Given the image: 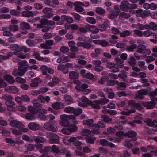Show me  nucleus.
<instances>
[{"label":"nucleus","instance_id":"1","mask_svg":"<svg viewBox=\"0 0 157 157\" xmlns=\"http://www.w3.org/2000/svg\"><path fill=\"white\" fill-rule=\"evenodd\" d=\"M60 118L61 121L60 122V125L64 127L62 130L63 133L67 135L70 134L72 132H75L77 129V127L74 124H71L69 120L70 119L69 116L65 114L61 115Z\"/></svg>","mask_w":157,"mask_h":157},{"label":"nucleus","instance_id":"2","mask_svg":"<svg viewBox=\"0 0 157 157\" xmlns=\"http://www.w3.org/2000/svg\"><path fill=\"white\" fill-rule=\"evenodd\" d=\"M34 107L30 106L28 108V110L29 112L33 114L39 113H43L46 114L47 110L44 109L42 108V105L40 103L36 102L33 104Z\"/></svg>","mask_w":157,"mask_h":157},{"label":"nucleus","instance_id":"3","mask_svg":"<svg viewBox=\"0 0 157 157\" xmlns=\"http://www.w3.org/2000/svg\"><path fill=\"white\" fill-rule=\"evenodd\" d=\"M73 82L77 84L75 87V89L78 91L82 92L84 94H87L91 92V90L90 89H88V86L87 84L82 83L78 80L74 81Z\"/></svg>","mask_w":157,"mask_h":157},{"label":"nucleus","instance_id":"4","mask_svg":"<svg viewBox=\"0 0 157 157\" xmlns=\"http://www.w3.org/2000/svg\"><path fill=\"white\" fill-rule=\"evenodd\" d=\"M2 98L5 100V104L7 106V109L10 111H14L16 109L14 106L15 102L12 101V97L9 95L4 94L2 95Z\"/></svg>","mask_w":157,"mask_h":157},{"label":"nucleus","instance_id":"5","mask_svg":"<svg viewBox=\"0 0 157 157\" xmlns=\"http://www.w3.org/2000/svg\"><path fill=\"white\" fill-rule=\"evenodd\" d=\"M137 5L136 4H130L126 0L122 1L120 5V9L124 12H127L129 10L134 9L137 8Z\"/></svg>","mask_w":157,"mask_h":157},{"label":"nucleus","instance_id":"6","mask_svg":"<svg viewBox=\"0 0 157 157\" xmlns=\"http://www.w3.org/2000/svg\"><path fill=\"white\" fill-rule=\"evenodd\" d=\"M101 117L103 119V120L98 121L97 124L93 125V126L95 127L96 128L99 129L101 128H104L105 127V122L109 123L112 121V119L105 115H102Z\"/></svg>","mask_w":157,"mask_h":157},{"label":"nucleus","instance_id":"7","mask_svg":"<svg viewBox=\"0 0 157 157\" xmlns=\"http://www.w3.org/2000/svg\"><path fill=\"white\" fill-rule=\"evenodd\" d=\"M10 125L12 126L19 128V130H20L21 133L22 132H26L28 131L27 128L23 127L24 126L23 124L15 120L11 121L10 122Z\"/></svg>","mask_w":157,"mask_h":157},{"label":"nucleus","instance_id":"8","mask_svg":"<svg viewBox=\"0 0 157 157\" xmlns=\"http://www.w3.org/2000/svg\"><path fill=\"white\" fill-rule=\"evenodd\" d=\"M40 24H38L37 25L38 28H41L45 25L48 26L53 25H55V22L52 21H49L45 19H41L40 21Z\"/></svg>","mask_w":157,"mask_h":157},{"label":"nucleus","instance_id":"9","mask_svg":"<svg viewBox=\"0 0 157 157\" xmlns=\"http://www.w3.org/2000/svg\"><path fill=\"white\" fill-rule=\"evenodd\" d=\"M19 65L18 69L22 71L24 74L28 70L29 65L27 64V62L23 60L18 63Z\"/></svg>","mask_w":157,"mask_h":157},{"label":"nucleus","instance_id":"10","mask_svg":"<svg viewBox=\"0 0 157 157\" xmlns=\"http://www.w3.org/2000/svg\"><path fill=\"white\" fill-rule=\"evenodd\" d=\"M81 100L82 102H80L78 104V105L81 107L85 108L88 106L91 101L89 99L85 96H83L81 98Z\"/></svg>","mask_w":157,"mask_h":157},{"label":"nucleus","instance_id":"11","mask_svg":"<svg viewBox=\"0 0 157 157\" xmlns=\"http://www.w3.org/2000/svg\"><path fill=\"white\" fill-rule=\"evenodd\" d=\"M137 52L142 54L149 55L151 53V51L146 49V46L143 45L139 44L137 50Z\"/></svg>","mask_w":157,"mask_h":157},{"label":"nucleus","instance_id":"12","mask_svg":"<svg viewBox=\"0 0 157 157\" xmlns=\"http://www.w3.org/2000/svg\"><path fill=\"white\" fill-rule=\"evenodd\" d=\"M138 94H136L135 96V99H142L144 98V95H147L148 93V91L147 90L142 89L140 90L137 91Z\"/></svg>","mask_w":157,"mask_h":157},{"label":"nucleus","instance_id":"13","mask_svg":"<svg viewBox=\"0 0 157 157\" xmlns=\"http://www.w3.org/2000/svg\"><path fill=\"white\" fill-rule=\"evenodd\" d=\"M49 136L50 140L52 143L58 144L59 143V137L57 135L51 133L49 134Z\"/></svg>","mask_w":157,"mask_h":157},{"label":"nucleus","instance_id":"14","mask_svg":"<svg viewBox=\"0 0 157 157\" xmlns=\"http://www.w3.org/2000/svg\"><path fill=\"white\" fill-rule=\"evenodd\" d=\"M74 6H75V9L77 12H82L84 9L82 7L83 6V3L80 1L75 2L74 3Z\"/></svg>","mask_w":157,"mask_h":157},{"label":"nucleus","instance_id":"15","mask_svg":"<svg viewBox=\"0 0 157 157\" xmlns=\"http://www.w3.org/2000/svg\"><path fill=\"white\" fill-rule=\"evenodd\" d=\"M152 101L150 102H145L142 103V105L144 107H146L147 109H151L155 107V105L156 104V101Z\"/></svg>","mask_w":157,"mask_h":157},{"label":"nucleus","instance_id":"16","mask_svg":"<svg viewBox=\"0 0 157 157\" xmlns=\"http://www.w3.org/2000/svg\"><path fill=\"white\" fill-rule=\"evenodd\" d=\"M44 128L48 131L55 132L57 131L58 129L56 125H52L49 123H46L44 124Z\"/></svg>","mask_w":157,"mask_h":157},{"label":"nucleus","instance_id":"17","mask_svg":"<svg viewBox=\"0 0 157 157\" xmlns=\"http://www.w3.org/2000/svg\"><path fill=\"white\" fill-rule=\"evenodd\" d=\"M20 28L23 31L21 32L22 34H25L27 33V31L25 29L28 30L30 29L29 25L27 22H21L20 23Z\"/></svg>","mask_w":157,"mask_h":157},{"label":"nucleus","instance_id":"18","mask_svg":"<svg viewBox=\"0 0 157 157\" xmlns=\"http://www.w3.org/2000/svg\"><path fill=\"white\" fill-rule=\"evenodd\" d=\"M5 90L6 91L10 93L13 94H17L19 91L18 89L16 86H10L6 87L5 88Z\"/></svg>","mask_w":157,"mask_h":157},{"label":"nucleus","instance_id":"19","mask_svg":"<svg viewBox=\"0 0 157 157\" xmlns=\"http://www.w3.org/2000/svg\"><path fill=\"white\" fill-rule=\"evenodd\" d=\"M77 45L79 47H82L84 48L89 49L91 48V45L89 43L87 42H78L77 43Z\"/></svg>","mask_w":157,"mask_h":157},{"label":"nucleus","instance_id":"20","mask_svg":"<svg viewBox=\"0 0 157 157\" xmlns=\"http://www.w3.org/2000/svg\"><path fill=\"white\" fill-rule=\"evenodd\" d=\"M128 103L130 106L136 108L138 110H141L142 109L141 105L140 103L136 102L134 100L130 101Z\"/></svg>","mask_w":157,"mask_h":157},{"label":"nucleus","instance_id":"21","mask_svg":"<svg viewBox=\"0 0 157 157\" xmlns=\"http://www.w3.org/2000/svg\"><path fill=\"white\" fill-rule=\"evenodd\" d=\"M69 142H73V144L75 146L79 147L81 144V143L78 141L76 137H71L68 139Z\"/></svg>","mask_w":157,"mask_h":157},{"label":"nucleus","instance_id":"22","mask_svg":"<svg viewBox=\"0 0 157 157\" xmlns=\"http://www.w3.org/2000/svg\"><path fill=\"white\" fill-rule=\"evenodd\" d=\"M3 78L6 81L9 83L13 84L15 82L13 78L10 75H5L3 76Z\"/></svg>","mask_w":157,"mask_h":157},{"label":"nucleus","instance_id":"23","mask_svg":"<svg viewBox=\"0 0 157 157\" xmlns=\"http://www.w3.org/2000/svg\"><path fill=\"white\" fill-rule=\"evenodd\" d=\"M86 28L88 29V31L92 32V33L94 32H98L99 29L95 26L87 24L86 25Z\"/></svg>","mask_w":157,"mask_h":157},{"label":"nucleus","instance_id":"24","mask_svg":"<svg viewBox=\"0 0 157 157\" xmlns=\"http://www.w3.org/2000/svg\"><path fill=\"white\" fill-rule=\"evenodd\" d=\"M38 100L39 102L42 103L45 102L48 103L50 101V98L48 96L44 97L42 95H39L38 97Z\"/></svg>","mask_w":157,"mask_h":157},{"label":"nucleus","instance_id":"25","mask_svg":"<svg viewBox=\"0 0 157 157\" xmlns=\"http://www.w3.org/2000/svg\"><path fill=\"white\" fill-rule=\"evenodd\" d=\"M29 128L33 130L36 131L40 128L39 125L34 122L30 123L28 125Z\"/></svg>","mask_w":157,"mask_h":157},{"label":"nucleus","instance_id":"26","mask_svg":"<svg viewBox=\"0 0 157 157\" xmlns=\"http://www.w3.org/2000/svg\"><path fill=\"white\" fill-rule=\"evenodd\" d=\"M58 70L61 71L65 74H67L68 72V69L65 66L62 64H59L57 67Z\"/></svg>","mask_w":157,"mask_h":157},{"label":"nucleus","instance_id":"27","mask_svg":"<svg viewBox=\"0 0 157 157\" xmlns=\"http://www.w3.org/2000/svg\"><path fill=\"white\" fill-rule=\"evenodd\" d=\"M69 76L71 79H78L79 77V75L77 72L75 71H72L69 72Z\"/></svg>","mask_w":157,"mask_h":157},{"label":"nucleus","instance_id":"28","mask_svg":"<svg viewBox=\"0 0 157 157\" xmlns=\"http://www.w3.org/2000/svg\"><path fill=\"white\" fill-rule=\"evenodd\" d=\"M13 53L12 52H8L6 55H0V63L2 60H7L13 55Z\"/></svg>","mask_w":157,"mask_h":157},{"label":"nucleus","instance_id":"29","mask_svg":"<svg viewBox=\"0 0 157 157\" xmlns=\"http://www.w3.org/2000/svg\"><path fill=\"white\" fill-rule=\"evenodd\" d=\"M90 102V103L89 105L91 106L93 108L95 109H100L99 105L100 104L98 100H95L93 102L91 101Z\"/></svg>","mask_w":157,"mask_h":157},{"label":"nucleus","instance_id":"30","mask_svg":"<svg viewBox=\"0 0 157 157\" xmlns=\"http://www.w3.org/2000/svg\"><path fill=\"white\" fill-rule=\"evenodd\" d=\"M64 105L63 103L60 102H55L52 104V107L54 109H59L61 108H63Z\"/></svg>","mask_w":157,"mask_h":157},{"label":"nucleus","instance_id":"31","mask_svg":"<svg viewBox=\"0 0 157 157\" xmlns=\"http://www.w3.org/2000/svg\"><path fill=\"white\" fill-rule=\"evenodd\" d=\"M136 138H134L133 139H130L129 140H126L125 144V146L128 148H130L133 146V145L130 142L131 141H136L137 140Z\"/></svg>","mask_w":157,"mask_h":157},{"label":"nucleus","instance_id":"32","mask_svg":"<svg viewBox=\"0 0 157 157\" xmlns=\"http://www.w3.org/2000/svg\"><path fill=\"white\" fill-rule=\"evenodd\" d=\"M93 122L94 120L92 119L86 120L83 121V123L84 125L92 127H94L93 125L95 124H93ZM94 127L95 128V127Z\"/></svg>","mask_w":157,"mask_h":157},{"label":"nucleus","instance_id":"33","mask_svg":"<svg viewBox=\"0 0 157 157\" xmlns=\"http://www.w3.org/2000/svg\"><path fill=\"white\" fill-rule=\"evenodd\" d=\"M137 135V133L133 130H129L128 132L125 133V136L131 138L135 137Z\"/></svg>","mask_w":157,"mask_h":157},{"label":"nucleus","instance_id":"34","mask_svg":"<svg viewBox=\"0 0 157 157\" xmlns=\"http://www.w3.org/2000/svg\"><path fill=\"white\" fill-rule=\"evenodd\" d=\"M134 33L132 36L134 37H142L143 36V32L139 30H134Z\"/></svg>","mask_w":157,"mask_h":157},{"label":"nucleus","instance_id":"35","mask_svg":"<svg viewBox=\"0 0 157 157\" xmlns=\"http://www.w3.org/2000/svg\"><path fill=\"white\" fill-rule=\"evenodd\" d=\"M68 57L66 56H60L57 60V62L59 63H64L68 61Z\"/></svg>","mask_w":157,"mask_h":157},{"label":"nucleus","instance_id":"36","mask_svg":"<svg viewBox=\"0 0 157 157\" xmlns=\"http://www.w3.org/2000/svg\"><path fill=\"white\" fill-rule=\"evenodd\" d=\"M12 74L14 76H22L24 75L22 71H21L19 69H14L13 72Z\"/></svg>","mask_w":157,"mask_h":157},{"label":"nucleus","instance_id":"37","mask_svg":"<svg viewBox=\"0 0 157 157\" xmlns=\"http://www.w3.org/2000/svg\"><path fill=\"white\" fill-rule=\"evenodd\" d=\"M130 16L129 13H126L124 12H122L119 15V18L120 19H128Z\"/></svg>","mask_w":157,"mask_h":157},{"label":"nucleus","instance_id":"38","mask_svg":"<svg viewBox=\"0 0 157 157\" xmlns=\"http://www.w3.org/2000/svg\"><path fill=\"white\" fill-rule=\"evenodd\" d=\"M131 34L130 31L128 30H125L120 33V36L123 38L126 37L130 35Z\"/></svg>","mask_w":157,"mask_h":157},{"label":"nucleus","instance_id":"39","mask_svg":"<svg viewBox=\"0 0 157 157\" xmlns=\"http://www.w3.org/2000/svg\"><path fill=\"white\" fill-rule=\"evenodd\" d=\"M26 43L27 45L30 47H33L36 44L35 41L32 40L28 39L26 40Z\"/></svg>","mask_w":157,"mask_h":157},{"label":"nucleus","instance_id":"40","mask_svg":"<svg viewBox=\"0 0 157 157\" xmlns=\"http://www.w3.org/2000/svg\"><path fill=\"white\" fill-rule=\"evenodd\" d=\"M22 14L25 17H30L33 16V13L31 11H25L22 12Z\"/></svg>","mask_w":157,"mask_h":157},{"label":"nucleus","instance_id":"41","mask_svg":"<svg viewBox=\"0 0 157 157\" xmlns=\"http://www.w3.org/2000/svg\"><path fill=\"white\" fill-rule=\"evenodd\" d=\"M117 85L118 86V88L121 90H124L126 87V85L124 82H121L119 83H117Z\"/></svg>","mask_w":157,"mask_h":157},{"label":"nucleus","instance_id":"42","mask_svg":"<svg viewBox=\"0 0 157 157\" xmlns=\"http://www.w3.org/2000/svg\"><path fill=\"white\" fill-rule=\"evenodd\" d=\"M136 111L135 108L130 110L128 111H122L121 112V114L123 115L129 116L131 113H134Z\"/></svg>","mask_w":157,"mask_h":157},{"label":"nucleus","instance_id":"43","mask_svg":"<svg viewBox=\"0 0 157 157\" xmlns=\"http://www.w3.org/2000/svg\"><path fill=\"white\" fill-rule=\"evenodd\" d=\"M124 65L122 64H121L118 66L115 65L111 70V72L113 73L118 72L119 71V68H121Z\"/></svg>","mask_w":157,"mask_h":157},{"label":"nucleus","instance_id":"44","mask_svg":"<svg viewBox=\"0 0 157 157\" xmlns=\"http://www.w3.org/2000/svg\"><path fill=\"white\" fill-rule=\"evenodd\" d=\"M34 140L36 143H43L45 141V139L40 136L36 137L34 139Z\"/></svg>","mask_w":157,"mask_h":157},{"label":"nucleus","instance_id":"45","mask_svg":"<svg viewBox=\"0 0 157 157\" xmlns=\"http://www.w3.org/2000/svg\"><path fill=\"white\" fill-rule=\"evenodd\" d=\"M128 62L132 66H134L136 63V60L133 56L128 59Z\"/></svg>","mask_w":157,"mask_h":157},{"label":"nucleus","instance_id":"46","mask_svg":"<svg viewBox=\"0 0 157 157\" xmlns=\"http://www.w3.org/2000/svg\"><path fill=\"white\" fill-rule=\"evenodd\" d=\"M157 94L155 91H151L150 92L149 95L151 98L152 101H157V98L155 97L157 95Z\"/></svg>","mask_w":157,"mask_h":157},{"label":"nucleus","instance_id":"47","mask_svg":"<svg viewBox=\"0 0 157 157\" xmlns=\"http://www.w3.org/2000/svg\"><path fill=\"white\" fill-rule=\"evenodd\" d=\"M150 12L148 10H144L140 14V17H141L143 18H144L146 17H147L149 15Z\"/></svg>","mask_w":157,"mask_h":157},{"label":"nucleus","instance_id":"48","mask_svg":"<svg viewBox=\"0 0 157 157\" xmlns=\"http://www.w3.org/2000/svg\"><path fill=\"white\" fill-rule=\"evenodd\" d=\"M82 112V109L80 108H78L76 109L75 108V110L74 111L73 114L75 116H78L81 114Z\"/></svg>","mask_w":157,"mask_h":157},{"label":"nucleus","instance_id":"49","mask_svg":"<svg viewBox=\"0 0 157 157\" xmlns=\"http://www.w3.org/2000/svg\"><path fill=\"white\" fill-rule=\"evenodd\" d=\"M42 12L44 13L48 14L50 16L53 10L51 8L46 7L43 9Z\"/></svg>","mask_w":157,"mask_h":157},{"label":"nucleus","instance_id":"50","mask_svg":"<svg viewBox=\"0 0 157 157\" xmlns=\"http://www.w3.org/2000/svg\"><path fill=\"white\" fill-rule=\"evenodd\" d=\"M95 12L99 14L102 15L105 13V11L104 9L102 8L98 7L96 8Z\"/></svg>","mask_w":157,"mask_h":157},{"label":"nucleus","instance_id":"51","mask_svg":"<svg viewBox=\"0 0 157 157\" xmlns=\"http://www.w3.org/2000/svg\"><path fill=\"white\" fill-rule=\"evenodd\" d=\"M109 80V78L105 76H102L100 79L98 81L99 83L101 84H103L106 81H108Z\"/></svg>","mask_w":157,"mask_h":157},{"label":"nucleus","instance_id":"52","mask_svg":"<svg viewBox=\"0 0 157 157\" xmlns=\"http://www.w3.org/2000/svg\"><path fill=\"white\" fill-rule=\"evenodd\" d=\"M143 36L146 37L151 36L153 34V33L149 30H147L143 32Z\"/></svg>","mask_w":157,"mask_h":157},{"label":"nucleus","instance_id":"53","mask_svg":"<svg viewBox=\"0 0 157 157\" xmlns=\"http://www.w3.org/2000/svg\"><path fill=\"white\" fill-rule=\"evenodd\" d=\"M32 114L28 113L25 115L26 119L28 120H32L35 119V117L33 113H32Z\"/></svg>","mask_w":157,"mask_h":157},{"label":"nucleus","instance_id":"54","mask_svg":"<svg viewBox=\"0 0 157 157\" xmlns=\"http://www.w3.org/2000/svg\"><path fill=\"white\" fill-rule=\"evenodd\" d=\"M75 110V108L74 107H67L65 108L64 109L65 111L69 113H73L74 111Z\"/></svg>","mask_w":157,"mask_h":157},{"label":"nucleus","instance_id":"55","mask_svg":"<svg viewBox=\"0 0 157 157\" xmlns=\"http://www.w3.org/2000/svg\"><path fill=\"white\" fill-rule=\"evenodd\" d=\"M38 79V78H36L32 79L31 81L32 82L30 84V86L31 87H35L38 86V83L36 81H36L37 79Z\"/></svg>","mask_w":157,"mask_h":157},{"label":"nucleus","instance_id":"56","mask_svg":"<svg viewBox=\"0 0 157 157\" xmlns=\"http://www.w3.org/2000/svg\"><path fill=\"white\" fill-rule=\"evenodd\" d=\"M40 69L42 72V74L44 75H45L47 74V67L45 65H42L40 67Z\"/></svg>","mask_w":157,"mask_h":157},{"label":"nucleus","instance_id":"57","mask_svg":"<svg viewBox=\"0 0 157 157\" xmlns=\"http://www.w3.org/2000/svg\"><path fill=\"white\" fill-rule=\"evenodd\" d=\"M25 147L28 151H33L35 148L34 146L31 144H26L25 145Z\"/></svg>","mask_w":157,"mask_h":157},{"label":"nucleus","instance_id":"58","mask_svg":"<svg viewBox=\"0 0 157 157\" xmlns=\"http://www.w3.org/2000/svg\"><path fill=\"white\" fill-rule=\"evenodd\" d=\"M86 20L88 22L91 24H94L96 22L95 19L93 17H88L86 18Z\"/></svg>","mask_w":157,"mask_h":157},{"label":"nucleus","instance_id":"59","mask_svg":"<svg viewBox=\"0 0 157 157\" xmlns=\"http://www.w3.org/2000/svg\"><path fill=\"white\" fill-rule=\"evenodd\" d=\"M52 34L48 32L45 33L43 36V38L45 40L50 39L52 38Z\"/></svg>","mask_w":157,"mask_h":157},{"label":"nucleus","instance_id":"60","mask_svg":"<svg viewBox=\"0 0 157 157\" xmlns=\"http://www.w3.org/2000/svg\"><path fill=\"white\" fill-rule=\"evenodd\" d=\"M19 48V46L17 44H12L10 46V50L13 51L18 49Z\"/></svg>","mask_w":157,"mask_h":157},{"label":"nucleus","instance_id":"61","mask_svg":"<svg viewBox=\"0 0 157 157\" xmlns=\"http://www.w3.org/2000/svg\"><path fill=\"white\" fill-rule=\"evenodd\" d=\"M15 80L17 82L21 84L25 83L26 82L25 79L20 77H17L15 79Z\"/></svg>","mask_w":157,"mask_h":157},{"label":"nucleus","instance_id":"62","mask_svg":"<svg viewBox=\"0 0 157 157\" xmlns=\"http://www.w3.org/2000/svg\"><path fill=\"white\" fill-rule=\"evenodd\" d=\"M117 83H119V82L117 80H111L107 82V84L110 86H113L115 84L117 85Z\"/></svg>","mask_w":157,"mask_h":157},{"label":"nucleus","instance_id":"63","mask_svg":"<svg viewBox=\"0 0 157 157\" xmlns=\"http://www.w3.org/2000/svg\"><path fill=\"white\" fill-rule=\"evenodd\" d=\"M21 97L23 102H28L30 100L29 97L27 95H22Z\"/></svg>","mask_w":157,"mask_h":157},{"label":"nucleus","instance_id":"64","mask_svg":"<svg viewBox=\"0 0 157 157\" xmlns=\"http://www.w3.org/2000/svg\"><path fill=\"white\" fill-rule=\"evenodd\" d=\"M150 25L151 26V29L154 31L157 29V25L155 22H151L150 23Z\"/></svg>","mask_w":157,"mask_h":157}]
</instances>
